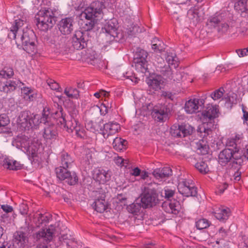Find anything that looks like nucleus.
Segmentation results:
<instances>
[{
	"instance_id": "obj_1",
	"label": "nucleus",
	"mask_w": 248,
	"mask_h": 248,
	"mask_svg": "<svg viewBox=\"0 0 248 248\" xmlns=\"http://www.w3.org/2000/svg\"><path fill=\"white\" fill-rule=\"evenodd\" d=\"M50 114V108L46 106L44 108L42 117L31 113L30 111H23L18 116L17 124L22 130H29L30 128H36L40 123L48 124Z\"/></svg>"
},
{
	"instance_id": "obj_2",
	"label": "nucleus",
	"mask_w": 248,
	"mask_h": 248,
	"mask_svg": "<svg viewBox=\"0 0 248 248\" xmlns=\"http://www.w3.org/2000/svg\"><path fill=\"white\" fill-rule=\"evenodd\" d=\"M24 21L20 19H15L10 28L8 38L15 40L17 46L35 42V35L32 30L22 29Z\"/></svg>"
},
{
	"instance_id": "obj_3",
	"label": "nucleus",
	"mask_w": 248,
	"mask_h": 248,
	"mask_svg": "<svg viewBox=\"0 0 248 248\" xmlns=\"http://www.w3.org/2000/svg\"><path fill=\"white\" fill-rule=\"evenodd\" d=\"M73 162V159L68 153H62L61 166L55 169L57 178L60 180L65 181L70 185H75L78 181V177L76 173L74 171H70L68 170Z\"/></svg>"
},
{
	"instance_id": "obj_4",
	"label": "nucleus",
	"mask_w": 248,
	"mask_h": 248,
	"mask_svg": "<svg viewBox=\"0 0 248 248\" xmlns=\"http://www.w3.org/2000/svg\"><path fill=\"white\" fill-rule=\"evenodd\" d=\"M103 4L98 1L92 2L80 14L81 18H85L87 21L82 25L84 31L88 32L94 27L97 20L103 17L102 8Z\"/></svg>"
},
{
	"instance_id": "obj_5",
	"label": "nucleus",
	"mask_w": 248,
	"mask_h": 248,
	"mask_svg": "<svg viewBox=\"0 0 248 248\" xmlns=\"http://www.w3.org/2000/svg\"><path fill=\"white\" fill-rule=\"evenodd\" d=\"M218 106L209 105L201 113L200 119L202 125L199 128L201 133H212V129L215 128V119L218 117ZM205 134L204 135V137Z\"/></svg>"
},
{
	"instance_id": "obj_6",
	"label": "nucleus",
	"mask_w": 248,
	"mask_h": 248,
	"mask_svg": "<svg viewBox=\"0 0 248 248\" xmlns=\"http://www.w3.org/2000/svg\"><path fill=\"white\" fill-rule=\"evenodd\" d=\"M57 106L58 110L53 113L54 118L57 120L58 124H60L62 128L68 132H72L79 124L77 118V111L74 110L73 113L67 119L66 115L63 112L62 107L58 104Z\"/></svg>"
},
{
	"instance_id": "obj_7",
	"label": "nucleus",
	"mask_w": 248,
	"mask_h": 248,
	"mask_svg": "<svg viewBox=\"0 0 248 248\" xmlns=\"http://www.w3.org/2000/svg\"><path fill=\"white\" fill-rule=\"evenodd\" d=\"M227 12L219 11L210 16L207 20L206 25L210 29H216L219 33H225L229 30Z\"/></svg>"
},
{
	"instance_id": "obj_8",
	"label": "nucleus",
	"mask_w": 248,
	"mask_h": 248,
	"mask_svg": "<svg viewBox=\"0 0 248 248\" xmlns=\"http://www.w3.org/2000/svg\"><path fill=\"white\" fill-rule=\"evenodd\" d=\"M35 18L37 28L44 31L52 28L55 24L57 19L53 11L49 8L39 11Z\"/></svg>"
},
{
	"instance_id": "obj_9",
	"label": "nucleus",
	"mask_w": 248,
	"mask_h": 248,
	"mask_svg": "<svg viewBox=\"0 0 248 248\" xmlns=\"http://www.w3.org/2000/svg\"><path fill=\"white\" fill-rule=\"evenodd\" d=\"M143 208L153 207L158 202V194L154 188H150L149 186L144 187L140 200Z\"/></svg>"
},
{
	"instance_id": "obj_10",
	"label": "nucleus",
	"mask_w": 248,
	"mask_h": 248,
	"mask_svg": "<svg viewBox=\"0 0 248 248\" xmlns=\"http://www.w3.org/2000/svg\"><path fill=\"white\" fill-rule=\"evenodd\" d=\"M156 71L160 72L165 78L177 83H179L182 80L184 74L183 72L176 69L172 71L170 66L166 65V64L164 66H157Z\"/></svg>"
},
{
	"instance_id": "obj_11",
	"label": "nucleus",
	"mask_w": 248,
	"mask_h": 248,
	"mask_svg": "<svg viewBox=\"0 0 248 248\" xmlns=\"http://www.w3.org/2000/svg\"><path fill=\"white\" fill-rule=\"evenodd\" d=\"M147 52L143 49L138 50L134 55L133 62L138 72L145 73L147 71Z\"/></svg>"
},
{
	"instance_id": "obj_12",
	"label": "nucleus",
	"mask_w": 248,
	"mask_h": 248,
	"mask_svg": "<svg viewBox=\"0 0 248 248\" xmlns=\"http://www.w3.org/2000/svg\"><path fill=\"white\" fill-rule=\"evenodd\" d=\"M179 192L186 197L196 196L197 188L191 180L186 179L179 181L177 186Z\"/></svg>"
},
{
	"instance_id": "obj_13",
	"label": "nucleus",
	"mask_w": 248,
	"mask_h": 248,
	"mask_svg": "<svg viewBox=\"0 0 248 248\" xmlns=\"http://www.w3.org/2000/svg\"><path fill=\"white\" fill-rule=\"evenodd\" d=\"M89 32L81 31H76L72 37V45L77 50L86 47L89 41Z\"/></svg>"
},
{
	"instance_id": "obj_14",
	"label": "nucleus",
	"mask_w": 248,
	"mask_h": 248,
	"mask_svg": "<svg viewBox=\"0 0 248 248\" xmlns=\"http://www.w3.org/2000/svg\"><path fill=\"white\" fill-rule=\"evenodd\" d=\"M21 150L29 156L34 158L37 156L39 145L37 143L31 142L29 138L24 137L19 141Z\"/></svg>"
},
{
	"instance_id": "obj_15",
	"label": "nucleus",
	"mask_w": 248,
	"mask_h": 248,
	"mask_svg": "<svg viewBox=\"0 0 248 248\" xmlns=\"http://www.w3.org/2000/svg\"><path fill=\"white\" fill-rule=\"evenodd\" d=\"M193 127L189 124H173L170 128V134L175 138L185 137L192 134Z\"/></svg>"
},
{
	"instance_id": "obj_16",
	"label": "nucleus",
	"mask_w": 248,
	"mask_h": 248,
	"mask_svg": "<svg viewBox=\"0 0 248 248\" xmlns=\"http://www.w3.org/2000/svg\"><path fill=\"white\" fill-rule=\"evenodd\" d=\"M204 103L203 98L190 99L186 102L185 110L188 114L197 113L203 108Z\"/></svg>"
},
{
	"instance_id": "obj_17",
	"label": "nucleus",
	"mask_w": 248,
	"mask_h": 248,
	"mask_svg": "<svg viewBox=\"0 0 248 248\" xmlns=\"http://www.w3.org/2000/svg\"><path fill=\"white\" fill-rule=\"evenodd\" d=\"M170 113V108L164 106L160 108L154 107L152 110L151 114L155 121L163 122L168 119Z\"/></svg>"
},
{
	"instance_id": "obj_18",
	"label": "nucleus",
	"mask_w": 248,
	"mask_h": 248,
	"mask_svg": "<svg viewBox=\"0 0 248 248\" xmlns=\"http://www.w3.org/2000/svg\"><path fill=\"white\" fill-rule=\"evenodd\" d=\"M96 199H95L93 204V208L97 212L103 213L108 207V202L105 200L106 194L105 192L102 193L96 192Z\"/></svg>"
},
{
	"instance_id": "obj_19",
	"label": "nucleus",
	"mask_w": 248,
	"mask_h": 248,
	"mask_svg": "<svg viewBox=\"0 0 248 248\" xmlns=\"http://www.w3.org/2000/svg\"><path fill=\"white\" fill-rule=\"evenodd\" d=\"M58 134L57 127L55 124L49 123L45 124L43 137L47 142L55 140Z\"/></svg>"
},
{
	"instance_id": "obj_20",
	"label": "nucleus",
	"mask_w": 248,
	"mask_h": 248,
	"mask_svg": "<svg viewBox=\"0 0 248 248\" xmlns=\"http://www.w3.org/2000/svg\"><path fill=\"white\" fill-rule=\"evenodd\" d=\"M74 23V19L71 17L62 18L58 25L59 31L64 35L69 34L73 30Z\"/></svg>"
},
{
	"instance_id": "obj_21",
	"label": "nucleus",
	"mask_w": 248,
	"mask_h": 248,
	"mask_svg": "<svg viewBox=\"0 0 248 248\" xmlns=\"http://www.w3.org/2000/svg\"><path fill=\"white\" fill-rule=\"evenodd\" d=\"M55 231L56 230H54L53 229V226L51 225L50 227L46 230H42L41 231L35 233L33 237L37 241L43 239L44 241L48 243L52 240Z\"/></svg>"
},
{
	"instance_id": "obj_22",
	"label": "nucleus",
	"mask_w": 248,
	"mask_h": 248,
	"mask_svg": "<svg viewBox=\"0 0 248 248\" xmlns=\"http://www.w3.org/2000/svg\"><path fill=\"white\" fill-rule=\"evenodd\" d=\"M23 83L17 79L7 80L2 87H0V90L6 93H11L15 91L17 88H21Z\"/></svg>"
},
{
	"instance_id": "obj_23",
	"label": "nucleus",
	"mask_w": 248,
	"mask_h": 248,
	"mask_svg": "<svg viewBox=\"0 0 248 248\" xmlns=\"http://www.w3.org/2000/svg\"><path fill=\"white\" fill-rule=\"evenodd\" d=\"M235 154V151L232 149H224L218 155L219 163L222 166L226 165L232 160Z\"/></svg>"
},
{
	"instance_id": "obj_24",
	"label": "nucleus",
	"mask_w": 248,
	"mask_h": 248,
	"mask_svg": "<svg viewBox=\"0 0 248 248\" xmlns=\"http://www.w3.org/2000/svg\"><path fill=\"white\" fill-rule=\"evenodd\" d=\"M120 129V125L117 123H108L103 124V128L102 134L105 139L108 138L118 132Z\"/></svg>"
},
{
	"instance_id": "obj_25",
	"label": "nucleus",
	"mask_w": 248,
	"mask_h": 248,
	"mask_svg": "<svg viewBox=\"0 0 248 248\" xmlns=\"http://www.w3.org/2000/svg\"><path fill=\"white\" fill-rule=\"evenodd\" d=\"M105 31L103 32L106 37H109L110 41H112L117 36V25L112 21H108L103 29Z\"/></svg>"
},
{
	"instance_id": "obj_26",
	"label": "nucleus",
	"mask_w": 248,
	"mask_h": 248,
	"mask_svg": "<svg viewBox=\"0 0 248 248\" xmlns=\"http://www.w3.org/2000/svg\"><path fill=\"white\" fill-rule=\"evenodd\" d=\"M110 172L103 169H96L94 170L93 178L100 184H105L110 178Z\"/></svg>"
},
{
	"instance_id": "obj_27",
	"label": "nucleus",
	"mask_w": 248,
	"mask_h": 248,
	"mask_svg": "<svg viewBox=\"0 0 248 248\" xmlns=\"http://www.w3.org/2000/svg\"><path fill=\"white\" fill-rule=\"evenodd\" d=\"M152 174L156 179L162 181L171 176L172 171L170 167H165L154 170Z\"/></svg>"
},
{
	"instance_id": "obj_28",
	"label": "nucleus",
	"mask_w": 248,
	"mask_h": 248,
	"mask_svg": "<svg viewBox=\"0 0 248 248\" xmlns=\"http://www.w3.org/2000/svg\"><path fill=\"white\" fill-rule=\"evenodd\" d=\"M14 242L20 247H24L29 241L28 234L22 231H16L14 234Z\"/></svg>"
},
{
	"instance_id": "obj_29",
	"label": "nucleus",
	"mask_w": 248,
	"mask_h": 248,
	"mask_svg": "<svg viewBox=\"0 0 248 248\" xmlns=\"http://www.w3.org/2000/svg\"><path fill=\"white\" fill-rule=\"evenodd\" d=\"M214 213L215 217L222 222H225L231 215L230 209L224 207L216 209Z\"/></svg>"
},
{
	"instance_id": "obj_30",
	"label": "nucleus",
	"mask_w": 248,
	"mask_h": 248,
	"mask_svg": "<svg viewBox=\"0 0 248 248\" xmlns=\"http://www.w3.org/2000/svg\"><path fill=\"white\" fill-rule=\"evenodd\" d=\"M237 154H235L230 164L231 169L234 170H241L242 165L244 164V160L246 159L245 155H238Z\"/></svg>"
},
{
	"instance_id": "obj_31",
	"label": "nucleus",
	"mask_w": 248,
	"mask_h": 248,
	"mask_svg": "<svg viewBox=\"0 0 248 248\" xmlns=\"http://www.w3.org/2000/svg\"><path fill=\"white\" fill-rule=\"evenodd\" d=\"M218 238L216 241V244L218 245V248H229L227 245H225L223 239L228 235V231L223 227H221L217 233Z\"/></svg>"
},
{
	"instance_id": "obj_32",
	"label": "nucleus",
	"mask_w": 248,
	"mask_h": 248,
	"mask_svg": "<svg viewBox=\"0 0 248 248\" xmlns=\"http://www.w3.org/2000/svg\"><path fill=\"white\" fill-rule=\"evenodd\" d=\"M3 166L4 168L11 170H18L22 168V165L16 160L6 158L3 160Z\"/></svg>"
},
{
	"instance_id": "obj_33",
	"label": "nucleus",
	"mask_w": 248,
	"mask_h": 248,
	"mask_svg": "<svg viewBox=\"0 0 248 248\" xmlns=\"http://www.w3.org/2000/svg\"><path fill=\"white\" fill-rule=\"evenodd\" d=\"M103 121L100 120L98 122L90 121L85 124V127L87 130L93 132H101L102 133L103 128Z\"/></svg>"
},
{
	"instance_id": "obj_34",
	"label": "nucleus",
	"mask_w": 248,
	"mask_h": 248,
	"mask_svg": "<svg viewBox=\"0 0 248 248\" xmlns=\"http://www.w3.org/2000/svg\"><path fill=\"white\" fill-rule=\"evenodd\" d=\"M234 9L241 13L242 16H247V11H248L247 0H237L234 4Z\"/></svg>"
},
{
	"instance_id": "obj_35",
	"label": "nucleus",
	"mask_w": 248,
	"mask_h": 248,
	"mask_svg": "<svg viewBox=\"0 0 248 248\" xmlns=\"http://www.w3.org/2000/svg\"><path fill=\"white\" fill-rule=\"evenodd\" d=\"M127 141L120 138L116 137L113 140L112 145L113 148L117 151H123L126 149Z\"/></svg>"
},
{
	"instance_id": "obj_36",
	"label": "nucleus",
	"mask_w": 248,
	"mask_h": 248,
	"mask_svg": "<svg viewBox=\"0 0 248 248\" xmlns=\"http://www.w3.org/2000/svg\"><path fill=\"white\" fill-rule=\"evenodd\" d=\"M166 61L168 63V65L173 66L174 68L178 67L179 62L176 55L173 52H167L166 53Z\"/></svg>"
},
{
	"instance_id": "obj_37",
	"label": "nucleus",
	"mask_w": 248,
	"mask_h": 248,
	"mask_svg": "<svg viewBox=\"0 0 248 248\" xmlns=\"http://www.w3.org/2000/svg\"><path fill=\"white\" fill-rule=\"evenodd\" d=\"M60 234L61 236L59 238L60 241L66 243L67 248H72V244L75 242L74 238L68 233L66 230L65 233L60 232Z\"/></svg>"
},
{
	"instance_id": "obj_38",
	"label": "nucleus",
	"mask_w": 248,
	"mask_h": 248,
	"mask_svg": "<svg viewBox=\"0 0 248 248\" xmlns=\"http://www.w3.org/2000/svg\"><path fill=\"white\" fill-rule=\"evenodd\" d=\"M206 140L202 139L196 143V148L199 154L206 155L208 153L209 146Z\"/></svg>"
},
{
	"instance_id": "obj_39",
	"label": "nucleus",
	"mask_w": 248,
	"mask_h": 248,
	"mask_svg": "<svg viewBox=\"0 0 248 248\" xmlns=\"http://www.w3.org/2000/svg\"><path fill=\"white\" fill-rule=\"evenodd\" d=\"M64 94L70 99H78L79 96V92L75 88L66 87L64 90Z\"/></svg>"
},
{
	"instance_id": "obj_40",
	"label": "nucleus",
	"mask_w": 248,
	"mask_h": 248,
	"mask_svg": "<svg viewBox=\"0 0 248 248\" xmlns=\"http://www.w3.org/2000/svg\"><path fill=\"white\" fill-rule=\"evenodd\" d=\"M151 46L155 52H160L165 49L164 43L156 37H155L152 40Z\"/></svg>"
},
{
	"instance_id": "obj_41",
	"label": "nucleus",
	"mask_w": 248,
	"mask_h": 248,
	"mask_svg": "<svg viewBox=\"0 0 248 248\" xmlns=\"http://www.w3.org/2000/svg\"><path fill=\"white\" fill-rule=\"evenodd\" d=\"M162 82L161 78L159 76H156L153 78L149 79L147 82V84L150 88L157 91L160 89V85Z\"/></svg>"
},
{
	"instance_id": "obj_42",
	"label": "nucleus",
	"mask_w": 248,
	"mask_h": 248,
	"mask_svg": "<svg viewBox=\"0 0 248 248\" xmlns=\"http://www.w3.org/2000/svg\"><path fill=\"white\" fill-rule=\"evenodd\" d=\"M87 61L90 64L96 65L100 61L98 55L94 51H91L87 53Z\"/></svg>"
},
{
	"instance_id": "obj_43",
	"label": "nucleus",
	"mask_w": 248,
	"mask_h": 248,
	"mask_svg": "<svg viewBox=\"0 0 248 248\" xmlns=\"http://www.w3.org/2000/svg\"><path fill=\"white\" fill-rule=\"evenodd\" d=\"M22 47L23 50L26 51L27 53L31 55H33L37 52L35 42L22 45Z\"/></svg>"
},
{
	"instance_id": "obj_44",
	"label": "nucleus",
	"mask_w": 248,
	"mask_h": 248,
	"mask_svg": "<svg viewBox=\"0 0 248 248\" xmlns=\"http://www.w3.org/2000/svg\"><path fill=\"white\" fill-rule=\"evenodd\" d=\"M14 74V70L12 67H4L0 71V78H11Z\"/></svg>"
},
{
	"instance_id": "obj_45",
	"label": "nucleus",
	"mask_w": 248,
	"mask_h": 248,
	"mask_svg": "<svg viewBox=\"0 0 248 248\" xmlns=\"http://www.w3.org/2000/svg\"><path fill=\"white\" fill-rule=\"evenodd\" d=\"M142 204L138 202H134L127 206V209L129 213L134 215H137L140 212Z\"/></svg>"
},
{
	"instance_id": "obj_46",
	"label": "nucleus",
	"mask_w": 248,
	"mask_h": 248,
	"mask_svg": "<svg viewBox=\"0 0 248 248\" xmlns=\"http://www.w3.org/2000/svg\"><path fill=\"white\" fill-rule=\"evenodd\" d=\"M211 223L205 218H201L196 222V226L198 229L203 230L210 226Z\"/></svg>"
},
{
	"instance_id": "obj_47",
	"label": "nucleus",
	"mask_w": 248,
	"mask_h": 248,
	"mask_svg": "<svg viewBox=\"0 0 248 248\" xmlns=\"http://www.w3.org/2000/svg\"><path fill=\"white\" fill-rule=\"evenodd\" d=\"M195 167L202 173L205 174L209 171L207 164L203 161L197 162L195 164Z\"/></svg>"
},
{
	"instance_id": "obj_48",
	"label": "nucleus",
	"mask_w": 248,
	"mask_h": 248,
	"mask_svg": "<svg viewBox=\"0 0 248 248\" xmlns=\"http://www.w3.org/2000/svg\"><path fill=\"white\" fill-rule=\"evenodd\" d=\"M170 208L172 210V214L177 215L178 214L180 210V204L179 202L174 200L173 201L170 200Z\"/></svg>"
},
{
	"instance_id": "obj_49",
	"label": "nucleus",
	"mask_w": 248,
	"mask_h": 248,
	"mask_svg": "<svg viewBox=\"0 0 248 248\" xmlns=\"http://www.w3.org/2000/svg\"><path fill=\"white\" fill-rule=\"evenodd\" d=\"M237 144L238 143L237 142V140L236 139H231L227 141L226 145L228 147H232V149L235 151V153H238L239 147L237 146Z\"/></svg>"
},
{
	"instance_id": "obj_50",
	"label": "nucleus",
	"mask_w": 248,
	"mask_h": 248,
	"mask_svg": "<svg viewBox=\"0 0 248 248\" xmlns=\"http://www.w3.org/2000/svg\"><path fill=\"white\" fill-rule=\"evenodd\" d=\"M22 93L26 96L24 98L26 99H29L30 101H32L34 98L33 94H32V91L29 88L24 87L23 89L21 88Z\"/></svg>"
},
{
	"instance_id": "obj_51",
	"label": "nucleus",
	"mask_w": 248,
	"mask_h": 248,
	"mask_svg": "<svg viewBox=\"0 0 248 248\" xmlns=\"http://www.w3.org/2000/svg\"><path fill=\"white\" fill-rule=\"evenodd\" d=\"M224 91V89L220 88L212 93L210 96L215 100L219 99L223 96Z\"/></svg>"
},
{
	"instance_id": "obj_52",
	"label": "nucleus",
	"mask_w": 248,
	"mask_h": 248,
	"mask_svg": "<svg viewBox=\"0 0 248 248\" xmlns=\"http://www.w3.org/2000/svg\"><path fill=\"white\" fill-rule=\"evenodd\" d=\"M9 123L10 120L6 114L0 115V127H5Z\"/></svg>"
},
{
	"instance_id": "obj_53",
	"label": "nucleus",
	"mask_w": 248,
	"mask_h": 248,
	"mask_svg": "<svg viewBox=\"0 0 248 248\" xmlns=\"http://www.w3.org/2000/svg\"><path fill=\"white\" fill-rule=\"evenodd\" d=\"M175 193L174 190L169 188L168 187L164 188V192L162 194L164 195V197L166 199L169 200V199L173 197Z\"/></svg>"
},
{
	"instance_id": "obj_54",
	"label": "nucleus",
	"mask_w": 248,
	"mask_h": 248,
	"mask_svg": "<svg viewBox=\"0 0 248 248\" xmlns=\"http://www.w3.org/2000/svg\"><path fill=\"white\" fill-rule=\"evenodd\" d=\"M75 131L76 135L80 138L84 137L85 135V130L84 127L79 124L74 130Z\"/></svg>"
},
{
	"instance_id": "obj_55",
	"label": "nucleus",
	"mask_w": 248,
	"mask_h": 248,
	"mask_svg": "<svg viewBox=\"0 0 248 248\" xmlns=\"http://www.w3.org/2000/svg\"><path fill=\"white\" fill-rule=\"evenodd\" d=\"M48 85L53 90H56L58 92H61L60 89H61L60 87L59 84L55 81L52 79H49L47 81Z\"/></svg>"
},
{
	"instance_id": "obj_56",
	"label": "nucleus",
	"mask_w": 248,
	"mask_h": 248,
	"mask_svg": "<svg viewBox=\"0 0 248 248\" xmlns=\"http://www.w3.org/2000/svg\"><path fill=\"white\" fill-rule=\"evenodd\" d=\"M162 207L166 213L172 214V210L170 208V200L163 202Z\"/></svg>"
},
{
	"instance_id": "obj_57",
	"label": "nucleus",
	"mask_w": 248,
	"mask_h": 248,
	"mask_svg": "<svg viewBox=\"0 0 248 248\" xmlns=\"http://www.w3.org/2000/svg\"><path fill=\"white\" fill-rule=\"evenodd\" d=\"M28 206L27 204L22 203L19 205V210L20 213L23 215H26L28 212Z\"/></svg>"
},
{
	"instance_id": "obj_58",
	"label": "nucleus",
	"mask_w": 248,
	"mask_h": 248,
	"mask_svg": "<svg viewBox=\"0 0 248 248\" xmlns=\"http://www.w3.org/2000/svg\"><path fill=\"white\" fill-rule=\"evenodd\" d=\"M126 200V196L123 194H118L116 198L117 202L123 203L124 204H125Z\"/></svg>"
},
{
	"instance_id": "obj_59",
	"label": "nucleus",
	"mask_w": 248,
	"mask_h": 248,
	"mask_svg": "<svg viewBox=\"0 0 248 248\" xmlns=\"http://www.w3.org/2000/svg\"><path fill=\"white\" fill-rule=\"evenodd\" d=\"M236 51L240 57H243L248 55V47L246 48L238 49L236 50Z\"/></svg>"
},
{
	"instance_id": "obj_60",
	"label": "nucleus",
	"mask_w": 248,
	"mask_h": 248,
	"mask_svg": "<svg viewBox=\"0 0 248 248\" xmlns=\"http://www.w3.org/2000/svg\"><path fill=\"white\" fill-rule=\"evenodd\" d=\"M1 208L6 214L12 213L13 211V207L7 204L1 205Z\"/></svg>"
},
{
	"instance_id": "obj_61",
	"label": "nucleus",
	"mask_w": 248,
	"mask_h": 248,
	"mask_svg": "<svg viewBox=\"0 0 248 248\" xmlns=\"http://www.w3.org/2000/svg\"><path fill=\"white\" fill-rule=\"evenodd\" d=\"M242 111L243 113V119L244 124H246L248 125V112L246 111L244 107L242 108Z\"/></svg>"
},
{
	"instance_id": "obj_62",
	"label": "nucleus",
	"mask_w": 248,
	"mask_h": 248,
	"mask_svg": "<svg viewBox=\"0 0 248 248\" xmlns=\"http://www.w3.org/2000/svg\"><path fill=\"white\" fill-rule=\"evenodd\" d=\"M241 173L242 172L240 171V170H236V171H235L233 177L235 181H239L241 179Z\"/></svg>"
},
{
	"instance_id": "obj_63",
	"label": "nucleus",
	"mask_w": 248,
	"mask_h": 248,
	"mask_svg": "<svg viewBox=\"0 0 248 248\" xmlns=\"http://www.w3.org/2000/svg\"><path fill=\"white\" fill-rule=\"evenodd\" d=\"M162 95L165 98H168L171 100L173 99V94L170 92H163Z\"/></svg>"
},
{
	"instance_id": "obj_64",
	"label": "nucleus",
	"mask_w": 248,
	"mask_h": 248,
	"mask_svg": "<svg viewBox=\"0 0 248 248\" xmlns=\"http://www.w3.org/2000/svg\"><path fill=\"white\" fill-rule=\"evenodd\" d=\"M40 218L41 220V222H43V224H46L48 222L50 217L47 216L40 214Z\"/></svg>"
}]
</instances>
